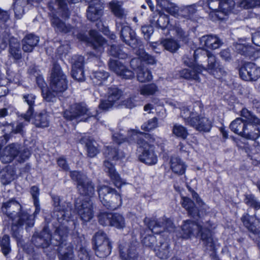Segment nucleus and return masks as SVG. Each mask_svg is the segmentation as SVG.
Returning <instances> with one entry per match:
<instances>
[{"mask_svg":"<svg viewBox=\"0 0 260 260\" xmlns=\"http://www.w3.org/2000/svg\"><path fill=\"white\" fill-rule=\"evenodd\" d=\"M157 3L162 9L172 15H175L178 13V7L169 0H157Z\"/></svg>","mask_w":260,"mask_h":260,"instance_id":"44","label":"nucleus"},{"mask_svg":"<svg viewBox=\"0 0 260 260\" xmlns=\"http://www.w3.org/2000/svg\"><path fill=\"white\" fill-rule=\"evenodd\" d=\"M172 133L176 137L185 140L188 135L186 127L178 123L174 124L172 128Z\"/></svg>","mask_w":260,"mask_h":260,"instance_id":"54","label":"nucleus"},{"mask_svg":"<svg viewBox=\"0 0 260 260\" xmlns=\"http://www.w3.org/2000/svg\"><path fill=\"white\" fill-rule=\"evenodd\" d=\"M111 12L119 21H125L127 11L122 8V3L117 0H113L109 3Z\"/></svg>","mask_w":260,"mask_h":260,"instance_id":"28","label":"nucleus"},{"mask_svg":"<svg viewBox=\"0 0 260 260\" xmlns=\"http://www.w3.org/2000/svg\"><path fill=\"white\" fill-rule=\"evenodd\" d=\"M171 169L175 174L182 175L185 173L186 166L184 162L178 157H173L170 160Z\"/></svg>","mask_w":260,"mask_h":260,"instance_id":"39","label":"nucleus"},{"mask_svg":"<svg viewBox=\"0 0 260 260\" xmlns=\"http://www.w3.org/2000/svg\"><path fill=\"white\" fill-rule=\"evenodd\" d=\"M203 105L200 101H197L193 104V107L191 111L187 107H183L181 110L180 116L184 120L186 124L189 125L190 124L189 120H192L194 116L203 112Z\"/></svg>","mask_w":260,"mask_h":260,"instance_id":"22","label":"nucleus"},{"mask_svg":"<svg viewBox=\"0 0 260 260\" xmlns=\"http://www.w3.org/2000/svg\"><path fill=\"white\" fill-rule=\"evenodd\" d=\"M86 2L89 4L86 12L88 19L91 21H95L98 20L103 14V4L93 1Z\"/></svg>","mask_w":260,"mask_h":260,"instance_id":"23","label":"nucleus"},{"mask_svg":"<svg viewBox=\"0 0 260 260\" xmlns=\"http://www.w3.org/2000/svg\"><path fill=\"white\" fill-rule=\"evenodd\" d=\"M13 37L11 36L9 29L6 28L5 30H0V51L6 49L8 42L9 44L10 40Z\"/></svg>","mask_w":260,"mask_h":260,"instance_id":"52","label":"nucleus"},{"mask_svg":"<svg viewBox=\"0 0 260 260\" xmlns=\"http://www.w3.org/2000/svg\"><path fill=\"white\" fill-rule=\"evenodd\" d=\"M57 93L54 92L50 88L49 89L47 87L42 89V91L43 99L48 102H54L56 99V96Z\"/></svg>","mask_w":260,"mask_h":260,"instance_id":"61","label":"nucleus"},{"mask_svg":"<svg viewBox=\"0 0 260 260\" xmlns=\"http://www.w3.org/2000/svg\"><path fill=\"white\" fill-rule=\"evenodd\" d=\"M1 126H4L3 132L5 133L4 137L6 140L5 142H7L13 135L21 133L23 127L22 122L18 123L16 126L14 122H5L3 123H1Z\"/></svg>","mask_w":260,"mask_h":260,"instance_id":"26","label":"nucleus"},{"mask_svg":"<svg viewBox=\"0 0 260 260\" xmlns=\"http://www.w3.org/2000/svg\"><path fill=\"white\" fill-rule=\"evenodd\" d=\"M137 72L138 80L141 82L149 81L152 79L151 72L147 69L142 68L137 71Z\"/></svg>","mask_w":260,"mask_h":260,"instance_id":"59","label":"nucleus"},{"mask_svg":"<svg viewBox=\"0 0 260 260\" xmlns=\"http://www.w3.org/2000/svg\"><path fill=\"white\" fill-rule=\"evenodd\" d=\"M159 246L154 248V251L157 257L160 259H167L171 255L170 245L168 242L159 240Z\"/></svg>","mask_w":260,"mask_h":260,"instance_id":"36","label":"nucleus"},{"mask_svg":"<svg viewBox=\"0 0 260 260\" xmlns=\"http://www.w3.org/2000/svg\"><path fill=\"white\" fill-rule=\"evenodd\" d=\"M184 63L191 68L182 70L180 72L181 76L184 79L199 81V74L204 68L202 66H195L192 62H188L187 60H184Z\"/></svg>","mask_w":260,"mask_h":260,"instance_id":"21","label":"nucleus"},{"mask_svg":"<svg viewBox=\"0 0 260 260\" xmlns=\"http://www.w3.org/2000/svg\"><path fill=\"white\" fill-rule=\"evenodd\" d=\"M211 54V53L206 50L201 48L197 49L194 51V60L192 62L194 63L195 66H200V63H202L206 60H207L208 56L210 55ZM200 66H202L204 68L203 70L205 69L202 64Z\"/></svg>","mask_w":260,"mask_h":260,"instance_id":"40","label":"nucleus"},{"mask_svg":"<svg viewBox=\"0 0 260 260\" xmlns=\"http://www.w3.org/2000/svg\"><path fill=\"white\" fill-rule=\"evenodd\" d=\"M182 231L183 239H188L191 236L200 238L207 250L211 251L214 250L215 242L212 232L208 228L188 219L183 221Z\"/></svg>","mask_w":260,"mask_h":260,"instance_id":"4","label":"nucleus"},{"mask_svg":"<svg viewBox=\"0 0 260 260\" xmlns=\"http://www.w3.org/2000/svg\"><path fill=\"white\" fill-rule=\"evenodd\" d=\"M98 193L100 201L107 209L114 210L121 205V197L115 189L103 185L98 189Z\"/></svg>","mask_w":260,"mask_h":260,"instance_id":"8","label":"nucleus"},{"mask_svg":"<svg viewBox=\"0 0 260 260\" xmlns=\"http://www.w3.org/2000/svg\"><path fill=\"white\" fill-rule=\"evenodd\" d=\"M239 76L245 81H256L260 77V68L255 63L247 62L239 69Z\"/></svg>","mask_w":260,"mask_h":260,"instance_id":"16","label":"nucleus"},{"mask_svg":"<svg viewBox=\"0 0 260 260\" xmlns=\"http://www.w3.org/2000/svg\"><path fill=\"white\" fill-rule=\"evenodd\" d=\"M51 199L53 206L51 217L60 223L64 221H68L72 216L71 204L63 201L62 198L57 195H52Z\"/></svg>","mask_w":260,"mask_h":260,"instance_id":"6","label":"nucleus"},{"mask_svg":"<svg viewBox=\"0 0 260 260\" xmlns=\"http://www.w3.org/2000/svg\"><path fill=\"white\" fill-rule=\"evenodd\" d=\"M80 143L85 144L87 156L90 158L95 157L99 153V150L95 146L96 142L88 137H84L80 139Z\"/></svg>","mask_w":260,"mask_h":260,"instance_id":"34","label":"nucleus"},{"mask_svg":"<svg viewBox=\"0 0 260 260\" xmlns=\"http://www.w3.org/2000/svg\"><path fill=\"white\" fill-rule=\"evenodd\" d=\"M120 256L121 260H139V255L135 246L119 245Z\"/></svg>","mask_w":260,"mask_h":260,"instance_id":"27","label":"nucleus"},{"mask_svg":"<svg viewBox=\"0 0 260 260\" xmlns=\"http://www.w3.org/2000/svg\"><path fill=\"white\" fill-rule=\"evenodd\" d=\"M39 37L33 34H29L22 40V49L25 52H31L39 42Z\"/></svg>","mask_w":260,"mask_h":260,"instance_id":"31","label":"nucleus"},{"mask_svg":"<svg viewBox=\"0 0 260 260\" xmlns=\"http://www.w3.org/2000/svg\"><path fill=\"white\" fill-rule=\"evenodd\" d=\"M69 229L60 225L54 232L53 244L57 246L58 257L59 260H75L73 246L67 241Z\"/></svg>","mask_w":260,"mask_h":260,"instance_id":"5","label":"nucleus"},{"mask_svg":"<svg viewBox=\"0 0 260 260\" xmlns=\"http://www.w3.org/2000/svg\"><path fill=\"white\" fill-rule=\"evenodd\" d=\"M68 81L60 66L57 62L53 64L50 77V88L54 92H63L68 88Z\"/></svg>","mask_w":260,"mask_h":260,"instance_id":"10","label":"nucleus"},{"mask_svg":"<svg viewBox=\"0 0 260 260\" xmlns=\"http://www.w3.org/2000/svg\"><path fill=\"white\" fill-rule=\"evenodd\" d=\"M30 3V0H14L13 6L15 18L18 19L22 18L24 14V7Z\"/></svg>","mask_w":260,"mask_h":260,"instance_id":"42","label":"nucleus"},{"mask_svg":"<svg viewBox=\"0 0 260 260\" xmlns=\"http://www.w3.org/2000/svg\"><path fill=\"white\" fill-rule=\"evenodd\" d=\"M50 21L55 32L63 34L72 32L73 36H76L78 39L90 44L98 52L103 51V46L106 44V41L97 31L90 30L88 33L89 36L84 33H78L70 24L66 23L57 14L54 13L50 15Z\"/></svg>","mask_w":260,"mask_h":260,"instance_id":"2","label":"nucleus"},{"mask_svg":"<svg viewBox=\"0 0 260 260\" xmlns=\"http://www.w3.org/2000/svg\"><path fill=\"white\" fill-rule=\"evenodd\" d=\"M9 51L12 57L15 60L21 58L20 44L17 38L13 37L10 40Z\"/></svg>","mask_w":260,"mask_h":260,"instance_id":"38","label":"nucleus"},{"mask_svg":"<svg viewBox=\"0 0 260 260\" xmlns=\"http://www.w3.org/2000/svg\"><path fill=\"white\" fill-rule=\"evenodd\" d=\"M220 9L215 14L218 19H223L224 16L227 15L234 8L235 3L233 0H220Z\"/></svg>","mask_w":260,"mask_h":260,"instance_id":"33","label":"nucleus"},{"mask_svg":"<svg viewBox=\"0 0 260 260\" xmlns=\"http://www.w3.org/2000/svg\"><path fill=\"white\" fill-rule=\"evenodd\" d=\"M108 65L111 71L123 79H131L134 77V73L118 60L110 59Z\"/></svg>","mask_w":260,"mask_h":260,"instance_id":"18","label":"nucleus"},{"mask_svg":"<svg viewBox=\"0 0 260 260\" xmlns=\"http://www.w3.org/2000/svg\"><path fill=\"white\" fill-rule=\"evenodd\" d=\"M15 173L11 169L6 167L0 171V179L4 185L9 184L14 179Z\"/></svg>","mask_w":260,"mask_h":260,"instance_id":"46","label":"nucleus"},{"mask_svg":"<svg viewBox=\"0 0 260 260\" xmlns=\"http://www.w3.org/2000/svg\"><path fill=\"white\" fill-rule=\"evenodd\" d=\"M241 116L247 119V124L245 129L242 131V137L247 139L256 140L260 137V118L251 111L244 108L241 111Z\"/></svg>","mask_w":260,"mask_h":260,"instance_id":"7","label":"nucleus"},{"mask_svg":"<svg viewBox=\"0 0 260 260\" xmlns=\"http://www.w3.org/2000/svg\"><path fill=\"white\" fill-rule=\"evenodd\" d=\"M0 247L3 253L7 255L11 251L10 239V237L7 235H5L0 240Z\"/></svg>","mask_w":260,"mask_h":260,"instance_id":"58","label":"nucleus"},{"mask_svg":"<svg viewBox=\"0 0 260 260\" xmlns=\"http://www.w3.org/2000/svg\"><path fill=\"white\" fill-rule=\"evenodd\" d=\"M1 212L9 221H11V234L17 242L21 241L22 239L23 226L25 225L27 229L34 225V216L24 209L14 198L3 203Z\"/></svg>","mask_w":260,"mask_h":260,"instance_id":"1","label":"nucleus"},{"mask_svg":"<svg viewBox=\"0 0 260 260\" xmlns=\"http://www.w3.org/2000/svg\"><path fill=\"white\" fill-rule=\"evenodd\" d=\"M92 203L89 199L77 200L75 202V209L81 219L85 222L89 221L93 216Z\"/></svg>","mask_w":260,"mask_h":260,"instance_id":"17","label":"nucleus"},{"mask_svg":"<svg viewBox=\"0 0 260 260\" xmlns=\"http://www.w3.org/2000/svg\"><path fill=\"white\" fill-rule=\"evenodd\" d=\"M173 30L175 32L176 37L180 41L185 44L188 43L189 40V33L188 31L184 30L179 25L174 26Z\"/></svg>","mask_w":260,"mask_h":260,"instance_id":"55","label":"nucleus"},{"mask_svg":"<svg viewBox=\"0 0 260 260\" xmlns=\"http://www.w3.org/2000/svg\"><path fill=\"white\" fill-rule=\"evenodd\" d=\"M123 45L121 44H113L109 50V53L113 57L119 59H124L127 57V54L123 50Z\"/></svg>","mask_w":260,"mask_h":260,"instance_id":"48","label":"nucleus"},{"mask_svg":"<svg viewBox=\"0 0 260 260\" xmlns=\"http://www.w3.org/2000/svg\"><path fill=\"white\" fill-rule=\"evenodd\" d=\"M116 29L119 31L120 38L125 44L133 49L141 45V41L136 36V32L127 25L126 21L116 20Z\"/></svg>","mask_w":260,"mask_h":260,"instance_id":"12","label":"nucleus"},{"mask_svg":"<svg viewBox=\"0 0 260 260\" xmlns=\"http://www.w3.org/2000/svg\"><path fill=\"white\" fill-rule=\"evenodd\" d=\"M97 111L92 112L84 103L75 104L70 106L69 109L63 113V117L67 120H73L86 121L88 118L94 117L96 115Z\"/></svg>","mask_w":260,"mask_h":260,"instance_id":"11","label":"nucleus"},{"mask_svg":"<svg viewBox=\"0 0 260 260\" xmlns=\"http://www.w3.org/2000/svg\"><path fill=\"white\" fill-rule=\"evenodd\" d=\"M160 44L165 49L171 53L176 52L180 47L178 42L173 39H162L160 41Z\"/></svg>","mask_w":260,"mask_h":260,"instance_id":"45","label":"nucleus"},{"mask_svg":"<svg viewBox=\"0 0 260 260\" xmlns=\"http://www.w3.org/2000/svg\"><path fill=\"white\" fill-rule=\"evenodd\" d=\"M239 5L240 8L244 9H252L260 6V0H242Z\"/></svg>","mask_w":260,"mask_h":260,"instance_id":"62","label":"nucleus"},{"mask_svg":"<svg viewBox=\"0 0 260 260\" xmlns=\"http://www.w3.org/2000/svg\"><path fill=\"white\" fill-rule=\"evenodd\" d=\"M157 91V87L154 84H149L143 86L140 90V93L145 96L154 94Z\"/></svg>","mask_w":260,"mask_h":260,"instance_id":"60","label":"nucleus"},{"mask_svg":"<svg viewBox=\"0 0 260 260\" xmlns=\"http://www.w3.org/2000/svg\"><path fill=\"white\" fill-rule=\"evenodd\" d=\"M156 242L157 239L156 237L151 235L145 236L142 240V243L144 246L153 248V249L157 246Z\"/></svg>","mask_w":260,"mask_h":260,"instance_id":"64","label":"nucleus"},{"mask_svg":"<svg viewBox=\"0 0 260 260\" xmlns=\"http://www.w3.org/2000/svg\"><path fill=\"white\" fill-rule=\"evenodd\" d=\"M246 124L247 119L238 117L231 123L230 128L232 132L242 136L241 132L244 130Z\"/></svg>","mask_w":260,"mask_h":260,"instance_id":"43","label":"nucleus"},{"mask_svg":"<svg viewBox=\"0 0 260 260\" xmlns=\"http://www.w3.org/2000/svg\"><path fill=\"white\" fill-rule=\"evenodd\" d=\"M236 48L239 54L246 57H251L253 55L254 48L251 46L239 44L237 45Z\"/></svg>","mask_w":260,"mask_h":260,"instance_id":"56","label":"nucleus"},{"mask_svg":"<svg viewBox=\"0 0 260 260\" xmlns=\"http://www.w3.org/2000/svg\"><path fill=\"white\" fill-rule=\"evenodd\" d=\"M200 45L211 49L219 48L222 44L221 40L216 36L205 35L200 38Z\"/></svg>","mask_w":260,"mask_h":260,"instance_id":"32","label":"nucleus"},{"mask_svg":"<svg viewBox=\"0 0 260 260\" xmlns=\"http://www.w3.org/2000/svg\"><path fill=\"white\" fill-rule=\"evenodd\" d=\"M55 4L60 10L61 17L64 20L68 19L70 16V12L67 8V4L65 0H56Z\"/></svg>","mask_w":260,"mask_h":260,"instance_id":"57","label":"nucleus"},{"mask_svg":"<svg viewBox=\"0 0 260 260\" xmlns=\"http://www.w3.org/2000/svg\"><path fill=\"white\" fill-rule=\"evenodd\" d=\"M23 98L28 106V108L26 113L22 115V116L26 121H29L34 115L36 96L32 94H28L24 95Z\"/></svg>","mask_w":260,"mask_h":260,"instance_id":"35","label":"nucleus"},{"mask_svg":"<svg viewBox=\"0 0 260 260\" xmlns=\"http://www.w3.org/2000/svg\"><path fill=\"white\" fill-rule=\"evenodd\" d=\"M70 176L77 183L78 192L82 196L91 197L94 193V184L87 176L81 171H71Z\"/></svg>","mask_w":260,"mask_h":260,"instance_id":"9","label":"nucleus"},{"mask_svg":"<svg viewBox=\"0 0 260 260\" xmlns=\"http://www.w3.org/2000/svg\"><path fill=\"white\" fill-rule=\"evenodd\" d=\"M110 226L118 229H123L125 226V221L124 217L120 214L112 213Z\"/></svg>","mask_w":260,"mask_h":260,"instance_id":"50","label":"nucleus"},{"mask_svg":"<svg viewBox=\"0 0 260 260\" xmlns=\"http://www.w3.org/2000/svg\"><path fill=\"white\" fill-rule=\"evenodd\" d=\"M34 123L38 127L44 128L48 127L49 124L48 115L46 112H41L36 115L34 118Z\"/></svg>","mask_w":260,"mask_h":260,"instance_id":"49","label":"nucleus"},{"mask_svg":"<svg viewBox=\"0 0 260 260\" xmlns=\"http://www.w3.org/2000/svg\"><path fill=\"white\" fill-rule=\"evenodd\" d=\"M244 203L255 210L260 209V201L252 194H246L244 196Z\"/></svg>","mask_w":260,"mask_h":260,"instance_id":"51","label":"nucleus"},{"mask_svg":"<svg viewBox=\"0 0 260 260\" xmlns=\"http://www.w3.org/2000/svg\"><path fill=\"white\" fill-rule=\"evenodd\" d=\"M241 219L243 225L250 233L255 235L260 234V220L258 219L246 214L242 216Z\"/></svg>","mask_w":260,"mask_h":260,"instance_id":"24","label":"nucleus"},{"mask_svg":"<svg viewBox=\"0 0 260 260\" xmlns=\"http://www.w3.org/2000/svg\"><path fill=\"white\" fill-rule=\"evenodd\" d=\"M150 21L151 24L156 25L158 27L165 29L169 23V16L163 14H153Z\"/></svg>","mask_w":260,"mask_h":260,"instance_id":"37","label":"nucleus"},{"mask_svg":"<svg viewBox=\"0 0 260 260\" xmlns=\"http://www.w3.org/2000/svg\"><path fill=\"white\" fill-rule=\"evenodd\" d=\"M145 224L154 234H159L165 231L172 232L174 230V224L168 218H162L155 219L154 218L145 217Z\"/></svg>","mask_w":260,"mask_h":260,"instance_id":"14","label":"nucleus"},{"mask_svg":"<svg viewBox=\"0 0 260 260\" xmlns=\"http://www.w3.org/2000/svg\"><path fill=\"white\" fill-rule=\"evenodd\" d=\"M134 141L137 147L142 149L139 156L140 161L149 166L155 165L157 162V156L154 151L153 143L154 138L149 134L142 132L138 133L133 130L129 137V141Z\"/></svg>","mask_w":260,"mask_h":260,"instance_id":"3","label":"nucleus"},{"mask_svg":"<svg viewBox=\"0 0 260 260\" xmlns=\"http://www.w3.org/2000/svg\"><path fill=\"white\" fill-rule=\"evenodd\" d=\"M181 203L183 207L187 211L188 215L189 216L196 219L201 217L199 209L190 198L186 197H182Z\"/></svg>","mask_w":260,"mask_h":260,"instance_id":"30","label":"nucleus"},{"mask_svg":"<svg viewBox=\"0 0 260 260\" xmlns=\"http://www.w3.org/2000/svg\"><path fill=\"white\" fill-rule=\"evenodd\" d=\"M54 235L52 238L50 232L47 226H45L40 232H36L31 237L32 244L37 248L45 249L53 244Z\"/></svg>","mask_w":260,"mask_h":260,"instance_id":"15","label":"nucleus"},{"mask_svg":"<svg viewBox=\"0 0 260 260\" xmlns=\"http://www.w3.org/2000/svg\"><path fill=\"white\" fill-rule=\"evenodd\" d=\"M104 171L110 177L115 186L120 187L122 184L121 179L119 174L116 171L114 165L108 160L104 161Z\"/></svg>","mask_w":260,"mask_h":260,"instance_id":"29","label":"nucleus"},{"mask_svg":"<svg viewBox=\"0 0 260 260\" xmlns=\"http://www.w3.org/2000/svg\"><path fill=\"white\" fill-rule=\"evenodd\" d=\"M112 213L102 212L98 216L99 222L104 226L110 225L111 222Z\"/></svg>","mask_w":260,"mask_h":260,"instance_id":"63","label":"nucleus"},{"mask_svg":"<svg viewBox=\"0 0 260 260\" xmlns=\"http://www.w3.org/2000/svg\"><path fill=\"white\" fill-rule=\"evenodd\" d=\"M202 113L201 112L192 118V120H189V125L199 132H209L212 127L211 122L208 118L202 115Z\"/></svg>","mask_w":260,"mask_h":260,"instance_id":"19","label":"nucleus"},{"mask_svg":"<svg viewBox=\"0 0 260 260\" xmlns=\"http://www.w3.org/2000/svg\"><path fill=\"white\" fill-rule=\"evenodd\" d=\"M39 191L40 190L39 187L35 185L31 187L30 189V192L33 199L34 204L36 208L35 211L33 213V215L34 216L38 214L40 211V206L39 199V196L40 194Z\"/></svg>","mask_w":260,"mask_h":260,"instance_id":"53","label":"nucleus"},{"mask_svg":"<svg viewBox=\"0 0 260 260\" xmlns=\"http://www.w3.org/2000/svg\"><path fill=\"white\" fill-rule=\"evenodd\" d=\"M92 243L97 256L103 258L110 254L111 243L104 231L100 230L96 232L92 237Z\"/></svg>","mask_w":260,"mask_h":260,"instance_id":"13","label":"nucleus"},{"mask_svg":"<svg viewBox=\"0 0 260 260\" xmlns=\"http://www.w3.org/2000/svg\"><path fill=\"white\" fill-rule=\"evenodd\" d=\"M19 152V145L11 144L3 149L0 154V160L3 164L11 162Z\"/></svg>","mask_w":260,"mask_h":260,"instance_id":"25","label":"nucleus"},{"mask_svg":"<svg viewBox=\"0 0 260 260\" xmlns=\"http://www.w3.org/2000/svg\"><path fill=\"white\" fill-rule=\"evenodd\" d=\"M109 73L103 70L94 71L91 76L93 83L96 85H101L109 77Z\"/></svg>","mask_w":260,"mask_h":260,"instance_id":"41","label":"nucleus"},{"mask_svg":"<svg viewBox=\"0 0 260 260\" xmlns=\"http://www.w3.org/2000/svg\"><path fill=\"white\" fill-rule=\"evenodd\" d=\"M122 93V91L116 87H111L109 88L108 99L110 102H107V103H106L108 105V106L113 105L114 103L120 99Z\"/></svg>","mask_w":260,"mask_h":260,"instance_id":"47","label":"nucleus"},{"mask_svg":"<svg viewBox=\"0 0 260 260\" xmlns=\"http://www.w3.org/2000/svg\"><path fill=\"white\" fill-rule=\"evenodd\" d=\"M207 62L208 64L205 70L215 78L219 79L226 75V72L224 68L216 60L214 55L211 54L208 57Z\"/></svg>","mask_w":260,"mask_h":260,"instance_id":"20","label":"nucleus"}]
</instances>
